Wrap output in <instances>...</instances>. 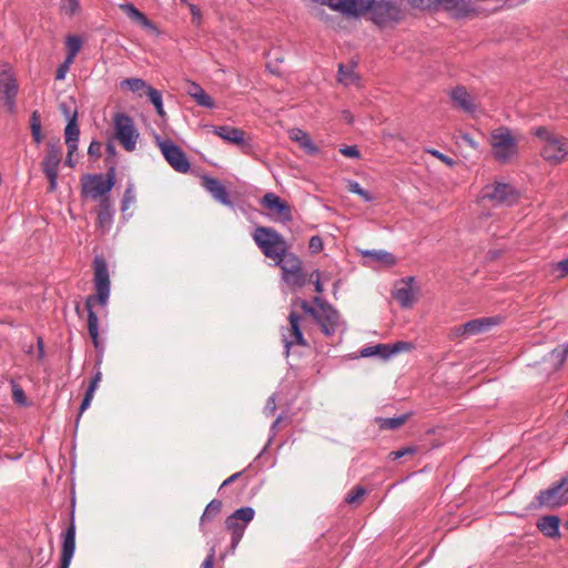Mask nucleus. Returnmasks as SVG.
Instances as JSON below:
<instances>
[{
  "instance_id": "obj_61",
  "label": "nucleus",
  "mask_w": 568,
  "mask_h": 568,
  "mask_svg": "<svg viewBox=\"0 0 568 568\" xmlns=\"http://www.w3.org/2000/svg\"><path fill=\"white\" fill-rule=\"evenodd\" d=\"M241 476V473H235L233 474L232 476H230L229 478H226L222 485H221V488L222 487H225V486H229L230 484H232L234 480H236L239 477Z\"/></svg>"
},
{
  "instance_id": "obj_44",
  "label": "nucleus",
  "mask_w": 568,
  "mask_h": 568,
  "mask_svg": "<svg viewBox=\"0 0 568 568\" xmlns=\"http://www.w3.org/2000/svg\"><path fill=\"white\" fill-rule=\"evenodd\" d=\"M412 348V345L407 342H397L394 345H389V352L383 353L384 356L390 357L393 355H396L403 351H408Z\"/></svg>"
},
{
  "instance_id": "obj_13",
  "label": "nucleus",
  "mask_w": 568,
  "mask_h": 568,
  "mask_svg": "<svg viewBox=\"0 0 568 568\" xmlns=\"http://www.w3.org/2000/svg\"><path fill=\"white\" fill-rule=\"evenodd\" d=\"M539 506L557 508L568 503V477L561 478L549 488L537 495Z\"/></svg>"
},
{
  "instance_id": "obj_19",
  "label": "nucleus",
  "mask_w": 568,
  "mask_h": 568,
  "mask_svg": "<svg viewBox=\"0 0 568 568\" xmlns=\"http://www.w3.org/2000/svg\"><path fill=\"white\" fill-rule=\"evenodd\" d=\"M211 132L230 144L237 145L242 149L247 148L245 132L241 129L230 125H211Z\"/></svg>"
},
{
  "instance_id": "obj_63",
  "label": "nucleus",
  "mask_w": 568,
  "mask_h": 568,
  "mask_svg": "<svg viewBox=\"0 0 568 568\" xmlns=\"http://www.w3.org/2000/svg\"><path fill=\"white\" fill-rule=\"evenodd\" d=\"M189 8H190V11H191V14L193 16V18H200L201 17L200 9L195 4H190L189 3Z\"/></svg>"
},
{
  "instance_id": "obj_23",
  "label": "nucleus",
  "mask_w": 568,
  "mask_h": 568,
  "mask_svg": "<svg viewBox=\"0 0 568 568\" xmlns=\"http://www.w3.org/2000/svg\"><path fill=\"white\" fill-rule=\"evenodd\" d=\"M75 551V524L71 520L62 542L61 567L69 568Z\"/></svg>"
},
{
  "instance_id": "obj_17",
  "label": "nucleus",
  "mask_w": 568,
  "mask_h": 568,
  "mask_svg": "<svg viewBox=\"0 0 568 568\" xmlns=\"http://www.w3.org/2000/svg\"><path fill=\"white\" fill-rule=\"evenodd\" d=\"M263 207L267 209L270 213L276 219L288 222L292 220L290 205L286 201L282 200L275 193L268 192L261 199Z\"/></svg>"
},
{
  "instance_id": "obj_57",
  "label": "nucleus",
  "mask_w": 568,
  "mask_h": 568,
  "mask_svg": "<svg viewBox=\"0 0 568 568\" xmlns=\"http://www.w3.org/2000/svg\"><path fill=\"white\" fill-rule=\"evenodd\" d=\"M275 409H276L275 397L271 396L266 402V405L264 407V413L266 415H272L275 412Z\"/></svg>"
},
{
  "instance_id": "obj_62",
  "label": "nucleus",
  "mask_w": 568,
  "mask_h": 568,
  "mask_svg": "<svg viewBox=\"0 0 568 568\" xmlns=\"http://www.w3.org/2000/svg\"><path fill=\"white\" fill-rule=\"evenodd\" d=\"M90 405H91V400H89L88 398H83L81 406H80L79 416H81L83 414V412L90 407Z\"/></svg>"
},
{
  "instance_id": "obj_35",
  "label": "nucleus",
  "mask_w": 568,
  "mask_h": 568,
  "mask_svg": "<svg viewBox=\"0 0 568 568\" xmlns=\"http://www.w3.org/2000/svg\"><path fill=\"white\" fill-rule=\"evenodd\" d=\"M146 95L150 99V102L154 105L156 113L161 116H165V111L163 108L162 94L159 90L154 88H148Z\"/></svg>"
},
{
  "instance_id": "obj_54",
  "label": "nucleus",
  "mask_w": 568,
  "mask_h": 568,
  "mask_svg": "<svg viewBox=\"0 0 568 568\" xmlns=\"http://www.w3.org/2000/svg\"><path fill=\"white\" fill-rule=\"evenodd\" d=\"M214 559H215V547H212L202 564V568H213Z\"/></svg>"
},
{
  "instance_id": "obj_8",
  "label": "nucleus",
  "mask_w": 568,
  "mask_h": 568,
  "mask_svg": "<svg viewBox=\"0 0 568 568\" xmlns=\"http://www.w3.org/2000/svg\"><path fill=\"white\" fill-rule=\"evenodd\" d=\"M255 510L247 506L236 509L226 518L225 526L231 532V547L233 550L239 546L244 535L246 525L253 520Z\"/></svg>"
},
{
  "instance_id": "obj_24",
  "label": "nucleus",
  "mask_w": 568,
  "mask_h": 568,
  "mask_svg": "<svg viewBox=\"0 0 568 568\" xmlns=\"http://www.w3.org/2000/svg\"><path fill=\"white\" fill-rule=\"evenodd\" d=\"M450 98L458 109L466 113L474 114L477 110V105L474 102L471 95L467 92L464 87H456L450 91Z\"/></svg>"
},
{
  "instance_id": "obj_32",
  "label": "nucleus",
  "mask_w": 568,
  "mask_h": 568,
  "mask_svg": "<svg viewBox=\"0 0 568 568\" xmlns=\"http://www.w3.org/2000/svg\"><path fill=\"white\" fill-rule=\"evenodd\" d=\"M568 357V342L549 354V359L555 368H560Z\"/></svg>"
},
{
  "instance_id": "obj_2",
  "label": "nucleus",
  "mask_w": 568,
  "mask_h": 568,
  "mask_svg": "<svg viewBox=\"0 0 568 568\" xmlns=\"http://www.w3.org/2000/svg\"><path fill=\"white\" fill-rule=\"evenodd\" d=\"M531 133L541 141L540 154L546 162L556 165L566 160L568 155L567 138L554 133L546 126L534 128Z\"/></svg>"
},
{
  "instance_id": "obj_33",
  "label": "nucleus",
  "mask_w": 568,
  "mask_h": 568,
  "mask_svg": "<svg viewBox=\"0 0 568 568\" xmlns=\"http://www.w3.org/2000/svg\"><path fill=\"white\" fill-rule=\"evenodd\" d=\"M221 509H222V503L220 500H217V499L211 500L207 504V506L201 517L200 526L203 527V525L206 520H211V519L215 518L220 514Z\"/></svg>"
},
{
  "instance_id": "obj_25",
  "label": "nucleus",
  "mask_w": 568,
  "mask_h": 568,
  "mask_svg": "<svg viewBox=\"0 0 568 568\" xmlns=\"http://www.w3.org/2000/svg\"><path fill=\"white\" fill-rule=\"evenodd\" d=\"M288 136L292 141L296 142L307 154L315 155L320 149L314 144L310 134L298 128L290 130Z\"/></svg>"
},
{
  "instance_id": "obj_12",
  "label": "nucleus",
  "mask_w": 568,
  "mask_h": 568,
  "mask_svg": "<svg viewBox=\"0 0 568 568\" xmlns=\"http://www.w3.org/2000/svg\"><path fill=\"white\" fill-rule=\"evenodd\" d=\"M275 265L281 267L282 278L286 284L292 287L304 286L306 277L302 271V262L294 253L291 252Z\"/></svg>"
},
{
  "instance_id": "obj_16",
  "label": "nucleus",
  "mask_w": 568,
  "mask_h": 568,
  "mask_svg": "<svg viewBox=\"0 0 568 568\" xmlns=\"http://www.w3.org/2000/svg\"><path fill=\"white\" fill-rule=\"evenodd\" d=\"M314 303L318 305V316L316 322L321 325L325 335H333L342 325L337 311L331 305L322 302L320 297H315Z\"/></svg>"
},
{
  "instance_id": "obj_52",
  "label": "nucleus",
  "mask_w": 568,
  "mask_h": 568,
  "mask_svg": "<svg viewBox=\"0 0 568 568\" xmlns=\"http://www.w3.org/2000/svg\"><path fill=\"white\" fill-rule=\"evenodd\" d=\"M428 153H430L433 156L439 159L442 162L446 163L449 166L454 165V160L453 159H450L449 156L440 153L437 150H429Z\"/></svg>"
},
{
  "instance_id": "obj_4",
  "label": "nucleus",
  "mask_w": 568,
  "mask_h": 568,
  "mask_svg": "<svg viewBox=\"0 0 568 568\" xmlns=\"http://www.w3.org/2000/svg\"><path fill=\"white\" fill-rule=\"evenodd\" d=\"M491 154L501 164L510 163L518 155V142L510 129L499 126L490 135Z\"/></svg>"
},
{
  "instance_id": "obj_5",
  "label": "nucleus",
  "mask_w": 568,
  "mask_h": 568,
  "mask_svg": "<svg viewBox=\"0 0 568 568\" xmlns=\"http://www.w3.org/2000/svg\"><path fill=\"white\" fill-rule=\"evenodd\" d=\"M115 172L112 168L106 176L103 174H85L81 179L82 196L99 200L108 199V194L114 186Z\"/></svg>"
},
{
  "instance_id": "obj_20",
  "label": "nucleus",
  "mask_w": 568,
  "mask_h": 568,
  "mask_svg": "<svg viewBox=\"0 0 568 568\" xmlns=\"http://www.w3.org/2000/svg\"><path fill=\"white\" fill-rule=\"evenodd\" d=\"M202 185L216 202L229 207L234 206L225 185L219 179L205 175L202 179Z\"/></svg>"
},
{
  "instance_id": "obj_6",
  "label": "nucleus",
  "mask_w": 568,
  "mask_h": 568,
  "mask_svg": "<svg viewBox=\"0 0 568 568\" xmlns=\"http://www.w3.org/2000/svg\"><path fill=\"white\" fill-rule=\"evenodd\" d=\"M112 124L114 139L126 152H133L140 140V133L132 118L125 113H116Z\"/></svg>"
},
{
  "instance_id": "obj_36",
  "label": "nucleus",
  "mask_w": 568,
  "mask_h": 568,
  "mask_svg": "<svg viewBox=\"0 0 568 568\" xmlns=\"http://www.w3.org/2000/svg\"><path fill=\"white\" fill-rule=\"evenodd\" d=\"M388 352H389V345L377 344L375 346L364 347L363 349H361V355L363 357H371V356L377 355L382 358H387L386 356L383 355V353H388Z\"/></svg>"
},
{
  "instance_id": "obj_7",
  "label": "nucleus",
  "mask_w": 568,
  "mask_h": 568,
  "mask_svg": "<svg viewBox=\"0 0 568 568\" xmlns=\"http://www.w3.org/2000/svg\"><path fill=\"white\" fill-rule=\"evenodd\" d=\"M62 159V146L60 141L47 143V154L42 161V171L49 180V192H54L58 186L59 165Z\"/></svg>"
},
{
  "instance_id": "obj_56",
  "label": "nucleus",
  "mask_w": 568,
  "mask_h": 568,
  "mask_svg": "<svg viewBox=\"0 0 568 568\" xmlns=\"http://www.w3.org/2000/svg\"><path fill=\"white\" fill-rule=\"evenodd\" d=\"M460 140L474 150L478 149V143L468 133H463Z\"/></svg>"
},
{
  "instance_id": "obj_55",
  "label": "nucleus",
  "mask_w": 568,
  "mask_h": 568,
  "mask_svg": "<svg viewBox=\"0 0 568 568\" xmlns=\"http://www.w3.org/2000/svg\"><path fill=\"white\" fill-rule=\"evenodd\" d=\"M301 307H302V310H303L305 313H307V314L312 315V316L314 317V320L316 321V318H317V316H318V310H315L314 307H312V306L310 305V303H308V302H306V301H302V302H301Z\"/></svg>"
},
{
  "instance_id": "obj_50",
  "label": "nucleus",
  "mask_w": 568,
  "mask_h": 568,
  "mask_svg": "<svg viewBox=\"0 0 568 568\" xmlns=\"http://www.w3.org/2000/svg\"><path fill=\"white\" fill-rule=\"evenodd\" d=\"M31 135L33 141L39 145L43 141V134H42V125L41 126H30Z\"/></svg>"
},
{
  "instance_id": "obj_14",
  "label": "nucleus",
  "mask_w": 568,
  "mask_h": 568,
  "mask_svg": "<svg viewBox=\"0 0 568 568\" xmlns=\"http://www.w3.org/2000/svg\"><path fill=\"white\" fill-rule=\"evenodd\" d=\"M371 20L379 26L385 27L399 20V8L390 0H374L368 11Z\"/></svg>"
},
{
  "instance_id": "obj_47",
  "label": "nucleus",
  "mask_w": 568,
  "mask_h": 568,
  "mask_svg": "<svg viewBox=\"0 0 568 568\" xmlns=\"http://www.w3.org/2000/svg\"><path fill=\"white\" fill-rule=\"evenodd\" d=\"M101 149L102 144L99 141L93 140L88 148V154L90 156L99 158L101 156Z\"/></svg>"
},
{
  "instance_id": "obj_10",
  "label": "nucleus",
  "mask_w": 568,
  "mask_h": 568,
  "mask_svg": "<svg viewBox=\"0 0 568 568\" xmlns=\"http://www.w3.org/2000/svg\"><path fill=\"white\" fill-rule=\"evenodd\" d=\"M155 141L164 159L175 171L186 173L190 170V162L179 145L171 140L162 139L159 135L155 138Z\"/></svg>"
},
{
  "instance_id": "obj_43",
  "label": "nucleus",
  "mask_w": 568,
  "mask_h": 568,
  "mask_svg": "<svg viewBox=\"0 0 568 568\" xmlns=\"http://www.w3.org/2000/svg\"><path fill=\"white\" fill-rule=\"evenodd\" d=\"M366 495V489L362 486H356L346 496L345 501L348 504L358 503Z\"/></svg>"
},
{
  "instance_id": "obj_42",
  "label": "nucleus",
  "mask_w": 568,
  "mask_h": 568,
  "mask_svg": "<svg viewBox=\"0 0 568 568\" xmlns=\"http://www.w3.org/2000/svg\"><path fill=\"white\" fill-rule=\"evenodd\" d=\"M11 387H12V398L16 403L26 406L27 405V396L24 390L21 388L19 384H17L14 381H11Z\"/></svg>"
},
{
  "instance_id": "obj_60",
  "label": "nucleus",
  "mask_w": 568,
  "mask_h": 568,
  "mask_svg": "<svg viewBox=\"0 0 568 568\" xmlns=\"http://www.w3.org/2000/svg\"><path fill=\"white\" fill-rule=\"evenodd\" d=\"M101 378H102L101 372H97L90 382L89 388L97 390V388L99 387V384L101 382Z\"/></svg>"
},
{
  "instance_id": "obj_21",
  "label": "nucleus",
  "mask_w": 568,
  "mask_h": 568,
  "mask_svg": "<svg viewBox=\"0 0 568 568\" xmlns=\"http://www.w3.org/2000/svg\"><path fill=\"white\" fill-rule=\"evenodd\" d=\"M374 0H336L332 7L348 16H363L368 13Z\"/></svg>"
},
{
  "instance_id": "obj_58",
  "label": "nucleus",
  "mask_w": 568,
  "mask_h": 568,
  "mask_svg": "<svg viewBox=\"0 0 568 568\" xmlns=\"http://www.w3.org/2000/svg\"><path fill=\"white\" fill-rule=\"evenodd\" d=\"M556 268L560 272V277H565L568 275V258L562 260L557 263Z\"/></svg>"
},
{
  "instance_id": "obj_51",
  "label": "nucleus",
  "mask_w": 568,
  "mask_h": 568,
  "mask_svg": "<svg viewBox=\"0 0 568 568\" xmlns=\"http://www.w3.org/2000/svg\"><path fill=\"white\" fill-rule=\"evenodd\" d=\"M308 246L312 252H320L323 248V241L320 236H312Z\"/></svg>"
},
{
  "instance_id": "obj_26",
  "label": "nucleus",
  "mask_w": 568,
  "mask_h": 568,
  "mask_svg": "<svg viewBox=\"0 0 568 568\" xmlns=\"http://www.w3.org/2000/svg\"><path fill=\"white\" fill-rule=\"evenodd\" d=\"M497 323L498 320L495 317L477 318L462 325V331L466 333V336L468 337L481 332H486Z\"/></svg>"
},
{
  "instance_id": "obj_30",
  "label": "nucleus",
  "mask_w": 568,
  "mask_h": 568,
  "mask_svg": "<svg viewBox=\"0 0 568 568\" xmlns=\"http://www.w3.org/2000/svg\"><path fill=\"white\" fill-rule=\"evenodd\" d=\"M101 205L102 209L98 214V223L102 230L108 231L113 222V213L110 209L109 199H103Z\"/></svg>"
},
{
  "instance_id": "obj_28",
  "label": "nucleus",
  "mask_w": 568,
  "mask_h": 568,
  "mask_svg": "<svg viewBox=\"0 0 568 568\" xmlns=\"http://www.w3.org/2000/svg\"><path fill=\"white\" fill-rule=\"evenodd\" d=\"M119 8L124 11L132 21L140 24L144 29L155 30L152 21L143 12L138 10L132 3H121Z\"/></svg>"
},
{
  "instance_id": "obj_11",
  "label": "nucleus",
  "mask_w": 568,
  "mask_h": 568,
  "mask_svg": "<svg viewBox=\"0 0 568 568\" xmlns=\"http://www.w3.org/2000/svg\"><path fill=\"white\" fill-rule=\"evenodd\" d=\"M19 84L8 64L0 65V94L10 113H16Z\"/></svg>"
},
{
  "instance_id": "obj_41",
  "label": "nucleus",
  "mask_w": 568,
  "mask_h": 568,
  "mask_svg": "<svg viewBox=\"0 0 568 568\" xmlns=\"http://www.w3.org/2000/svg\"><path fill=\"white\" fill-rule=\"evenodd\" d=\"M407 420V415H400L398 417L385 418L381 423V427L385 429H396L400 427Z\"/></svg>"
},
{
  "instance_id": "obj_48",
  "label": "nucleus",
  "mask_w": 568,
  "mask_h": 568,
  "mask_svg": "<svg viewBox=\"0 0 568 568\" xmlns=\"http://www.w3.org/2000/svg\"><path fill=\"white\" fill-rule=\"evenodd\" d=\"M414 453H415L414 448L407 447V448H403V449H399V450L390 452L389 453V458L392 460H397V459L404 457L405 455L414 454Z\"/></svg>"
},
{
  "instance_id": "obj_49",
  "label": "nucleus",
  "mask_w": 568,
  "mask_h": 568,
  "mask_svg": "<svg viewBox=\"0 0 568 568\" xmlns=\"http://www.w3.org/2000/svg\"><path fill=\"white\" fill-rule=\"evenodd\" d=\"M63 9L68 14H74L79 9L78 0H64Z\"/></svg>"
},
{
  "instance_id": "obj_45",
  "label": "nucleus",
  "mask_w": 568,
  "mask_h": 568,
  "mask_svg": "<svg viewBox=\"0 0 568 568\" xmlns=\"http://www.w3.org/2000/svg\"><path fill=\"white\" fill-rule=\"evenodd\" d=\"M72 63H73V61H69L65 58L64 61L58 67V69L55 71V80H58V81L64 80Z\"/></svg>"
},
{
  "instance_id": "obj_53",
  "label": "nucleus",
  "mask_w": 568,
  "mask_h": 568,
  "mask_svg": "<svg viewBox=\"0 0 568 568\" xmlns=\"http://www.w3.org/2000/svg\"><path fill=\"white\" fill-rule=\"evenodd\" d=\"M311 278L314 280V286H315V291L317 293H323L324 291V287L321 283V272L318 270L314 271L312 274H311Z\"/></svg>"
},
{
  "instance_id": "obj_46",
  "label": "nucleus",
  "mask_w": 568,
  "mask_h": 568,
  "mask_svg": "<svg viewBox=\"0 0 568 568\" xmlns=\"http://www.w3.org/2000/svg\"><path fill=\"white\" fill-rule=\"evenodd\" d=\"M339 152L347 158L358 159L361 156V153L355 145L343 146L339 149Z\"/></svg>"
},
{
  "instance_id": "obj_27",
  "label": "nucleus",
  "mask_w": 568,
  "mask_h": 568,
  "mask_svg": "<svg viewBox=\"0 0 568 568\" xmlns=\"http://www.w3.org/2000/svg\"><path fill=\"white\" fill-rule=\"evenodd\" d=\"M186 93L200 106H204L207 109H213L215 106L213 99L204 91V89L200 84L195 82H190L187 84Z\"/></svg>"
},
{
  "instance_id": "obj_29",
  "label": "nucleus",
  "mask_w": 568,
  "mask_h": 568,
  "mask_svg": "<svg viewBox=\"0 0 568 568\" xmlns=\"http://www.w3.org/2000/svg\"><path fill=\"white\" fill-rule=\"evenodd\" d=\"M560 519L557 516H544L538 519L537 528L547 537L557 538L559 537Z\"/></svg>"
},
{
  "instance_id": "obj_9",
  "label": "nucleus",
  "mask_w": 568,
  "mask_h": 568,
  "mask_svg": "<svg viewBox=\"0 0 568 568\" xmlns=\"http://www.w3.org/2000/svg\"><path fill=\"white\" fill-rule=\"evenodd\" d=\"M480 197L498 205H513L518 199V193L508 183L495 182L483 187Z\"/></svg>"
},
{
  "instance_id": "obj_34",
  "label": "nucleus",
  "mask_w": 568,
  "mask_h": 568,
  "mask_svg": "<svg viewBox=\"0 0 568 568\" xmlns=\"http://www.w3.org/2000/svg\"><path fill=\"white\" fill-rule=\"evenodd\" d=\"M364 256H368L374 258L377 262H381L385 265L392 266L395 264V257L392 253L385 251H365L363 252Z\"/></svg>"
},
{
  "instance_id": "obj_22",
  "label": "nucleus",
  "mask_w": 568,
  "mask_h": 568,
  "mask_svg": "<svg viewBox=\"0 0 568 568\" xmlns=\"http://www.w3.org/2000/svg\"><path fill=\"white\" fill-rule=\"evenodd\" d=\"M416 291L414 288V278L408 277L402 281L393 291V297L400 304L402 307L408 308L415 303Z\"/></svg>"
},
{
  "instance_id": "obj_40",
  "label": "nucleus",
  "mask_w": 568,
  "mask_h": 568,
  "mask_svg": "<svg viewBox=\"0 0 568 568\" xmlns=\"http://www.w3.org/2000/svg\"><path fill=\"white\" fill-rule=\"evenodd\" d=\"M348 190L352 193L359 195L365 202H372L374 200L373 195L368 191L363 189L361 184L356 181L349 182Z\"/></svg>"
},
{
  "instance_id": "obj_15",
  "label": "nucleus",
  "mask_w": 568,
  "mask_h": 568,
  "mask_svg": "<svg viewBox=\"0 0 568 568\" xmlns=\"http://www.w3.org/2000/svg\"><path fill=\"white\" fill-rule=\"evenodd\" d=\"M302 321L303 317L292 311L288 315V325L282 328V341L286 356H288L291 347L295 345L305 346L307 344L302 333Z\"/></svg>"
},
{
  "instance_id": "obj_39",
  "label": "nucleus",
  "mask_w": 568,
  "mask_h": 568,
  "mask_svg": "<svg viewBox=\"0 0 568 568\" xmlns=\"http://www.w3.org/2000/svg\"><path fill=\"white\" fill-rule=\"evenodd\" d=\"M135 203V192L133 183H129L122 199V211H128Z\"/></svg>"
},
{
  "instance_id": "obj_38",
  "label": "nucleus",
  "mask_w": 568,
  "mask_h": 568,
  "mask_svg": "<svg viewBox=\"0 0 568 568\" xmlns=\"http://www.w3.org/2000/svg\"><path fill=\"white\" fill-rule=\"evenodd\" d=\"M121 88H128L132 92H139L141 90H146L150 88L146 82L139 78H130L125 79L121 82Z\"/></svg>"
},
{
  "instance_id": "obj_3",
  "label": "nucleus",
  "mask_w": 568,
  "mask_h": 568,
  "mask_svg": "<svg viewBox=\"0 0 568 568\" xmlns=\"http://www.w3.org/2000/svg\"><path fill=\"white\" fill-rule=\"evenodd\" d=\"M253 240L263 254L273 260L275 264L291 253L288 252L285 239L272 227H256L253 233Z\"/></svg>"
},
{
  "instance_id": "obj_1",
  "label": "nucleus",
  "mask_w": 568,
  "mask_h": 568,
  "mask_svg": "<svg viewBox=\"0 0 568 568\" xmlns=\"http://www.w3.org/2000/svg\"><path fill=\"white\" fill-rule=\"evenodd\" d=\"M94 270V288L97 295L88 296L85 301V307L88 311V331L95 348H99V320L98 315L93 311V304L98 302L102 306H105L110 296V276L108 265L103 257L95 256L93 261Z\"/></svg>"
},
{
  "instance_id": "obj_18",
  "label": "nucleus",
  "mask_w": 568,
  "mask_h": 568,
  "mask_svg": "<svg viewBox=\"0 0 568 568\" xmlns=\"http://www.w3.org/2000/svg\"><path fill=\"white\" fill-rule=\"evenodd\" d=\"M61 109L63 110L65 116L68 118V123H67V126L64 130L65 144H67L70 155H73V153L78 150V143H79V136H80V129L78 125V112L73 111V113L70 115L65 104H62Z\"/></svg>"
},
{
  "instance_id": "obj_37",
  "label": "nucleus",
  "mask_w": 568,
  "mask_h": 568,
  "mask_svg": "<svg viewBox=\"0 0 568 568\" xmlns=\"http://www.w3.org/2000/svg\"><path fill=\"white\" fill-rule=\"evenodd\" d=\"M357 74L352 68H345L343 64L338 67V81L345 85L353 84L357 81Z\"/></svg>"
},
{
  "instance_id": "obj_64",
  "label": "nucleus",
  "mask_w": 568,
  "mask_h": 568,
  "mask_svg": "<svg viewBox=\"0 0 568 568\" xmlns=\"http://www.w3.org/2000/svg\"><path fill=\"white\" fill-rule=\"evenodd\" d=\"M94 393H95V389H92V388H89V387H88V389H87L85 395H84V397H83V398H88L89 400H91V402H92L93 396H94Z\"/></svg>"
},
{
  "instance_id": "obj_59",
  "label": "nucleus",
  "mask_w": 568,
  "mask_h": 568,
  "mask_svg": "<svg viewBox=\"0 0 568 568\" xmlns=\"http://www.w3.org/2000/svg\"><path fill=\"white\" fill-rule=\"evenodd\" d=\"M41 126V115L38 111H33L30 116V126Z\"/></svg>"
},
{
  "instance_id": "obj_31",
  "label": "nucleus",
  "mask_w": 568,
  "mask_h": 568,
  "mask_svg": "<svg viewBox=\"0 0 568 568\" xmlns=\"http://www.w3.org/2000/svg\"><path fill=\"white\" fill-rule=\"evenodd\" d=\"M65 47H67V59L69 61H74V58L80 52L82 48V40L78 36H69L65 39Z\"/></svg>"
}]
</instances>
